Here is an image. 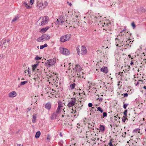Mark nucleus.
Returning a JSON list of instances; mask_svg holds the SVG:
<instances>
[{
	"instance_id": "obj_42",
	"label": "nucleus",
	"mask_w": 146,
	"mask_h": 146,
	"mask_svg": "<svg viewBox=\"0 0 146 146\" xmlns=\"http://www.w3.org/2000/svg\"><path fill=\"white\" fill-rule=\"evenodd\" d=\"M51 139V137H50V135H48L47 136V140H50Z\"/></svg>"
},
{
	"instance_id": "obj_47",
	"label": "nucleus",
	"mask_w": 146,
	"mask_h": 146,
	"mask_svg": "<svg viewBox=\"0 0 146 146\" xmlns=\"http://www.w3.org/2000/svg\"><path fill=\"white\" fill-rule=\"evenodd\" d=\"M97 18L96 17H94L93 18V20H94V21H96Z\"/></svg>"
},
{
	"instance_id": "obj_46",
	"label": "nucleus",
	"mask_w": 146,
	"mask_h": 146,
	"mask_svg": "<svg viewBox=\"0 0 146 146\" xmlns=\"http://www.w3.org/2000/svg\"><path fill=\"white\" fill-rule=\"evenodd\" d=\"M68 4L69 5V6L71 7L72 5V4L71 3H70L68 1L67 2Z\"/></svg>"
},
{
	"instance_id": "obj_64",
	"label": "nucleus",
	"mask_w": 146,
	"mask_h": 146,
	"mask_svg": "<svg viewBox=\"0 0 146 146\" xmlns=\"http://www.w3.org/2000/svg\"><path fill=\"white\" fill-rule=\"evenodd\" d=\"M120 82H118V86H119V83H120Z\"/></svg>"
},
{
	"instance_id": "obj_25",
	"label": "nucleus",
	"mask_w": 146,
	"mask_h": 146,
	"mask_svg": "<svg viewBox=\"0 0 146 146\" xmlns=\"http://www.w3.org/2000/svg\"><path fill=\"white\" fill-rule=\"evenodd\" d=\"M75 85V84L74 83L70 85V87L71 89H73L74 88Z\"/></svg>"
},
{
	"instance_id": "obj_57",
	"label": "nucleus",
	"mask_w": 146,
	"mask_h": 146,
	"mask_svg": "<svg viewBox=\"0 0 146 146\" xmlns=\"http://www.w3.org/2000/svg\"><path fill=\"white\" fill-rule=\"evenodd\" d=\"M116 45L118 47H120V46H119V44H116Z\"/></svg>"
},
{
	"instance_id": "obj_45",
	"label": "nucleus",
	"mask_w": 146,
	"mask_h": 146,
	"mask_svg": "<svg viewBox=\"0 0 146 146\" xmlns=\"http://www.w3.org/2000/svg\"><path fill=\"white\" fill-rule=\"evenodd\" d=\"M128 94L127 93H125L124 94V97H127L128 96Z\"/></svg>"
},
{
	"instance_id": "obj_36",
	"label": "nucleus",
	"mask_w": 146,
	"mask_h": 146,
	"mask_svg": "<svg viewBox=\"0 0 146 146\" xmlns=\"http://www.w3.org/2000/svg\"><path fill=\"white\" fill-rule=\"evenodd\" d=\"M104 25H102V26L103 27H107L108 25L107 23L106 24L105 23H104Z\"/></svg>"
},
{
	"instance_id": "obj_39",
	"label": "nucleus",
	"mask_w": 146,
	"mask_h": 146,
	"mask_svg": "<svg viewBox=\"0 0 146 146\" xmlns=\"http://www.w3.org/2000/svg\"><path fill=\"white\" fill-rule=\"evenodd\" d=\"M128 104H125L123 105V108L125 109L128 106Z\"/></svg>"
},
{
	"instance_id": "obj_17",
	"label": "nucleus",
	"mask_w": 146,
	"mask_h": 146,
	"mask_svg": "<svg viewBox=\"0 0 146 146\" xmlns=\"http://www.w3.org/2000/svg\"><path fill=\"white\" fill-rule=\"evenodd\" d=\"M23 4V5L27 9H30L31 8V7L26 2H24Z\"/></svg>"
},
{
	"instance_id": "obj_56",
	"label": "nucleus",
	"mask_w": 146,
	"mask_h": 146,
	"mask_svg": "<svg viewBox=\"0 0 146 146\" xmlns=\"http://www.w3.org/2000/svg\"><path fill=\"white\" fill-rule=\"evenodd\" d=\"M18 146H23V145H21V144L18 145Z\"/></svg>"
},
{
	"instance_id": "obj_2",
	"label": "nucleus",
	"mask_w": 146,
	"mask_h": 146,
	"mask_svg": "<svg viewBox=\"0 0 146 146\" xmlns=\"http://www.w3.org/2000/svg\"><path fill=\"white\" fill-rule=\"evenodd\" d=\"M50 36L49 35L44 34H42L40 37L36 39V41L39 42H43L48 40L50 38Z\"/></svg>"
},
{
	"instance_id": "obj_63",
	"label": "nucleus",
	"mask_w": 146,
	"mask_h": 146,
	"mask_svg": "<svg viewBox=\"0 0 146 146\" xmlns=\"http://www.w3.org/2000/svg\"><path fill=\"white\" fill-rule=\"evenodd\" d=\"M64 115L63 114V115H62V117H64Z\"/></svg>"
},
{
	"instance_id": "obj_29",
	"label": "nucleus",
	"mask_w": 146,
	"mask_h": 146,
	"mask_svg": "<svg viewBox=\"0 0 146 146\" xmlns=\"http://www.w3.org/2000/svg\"><path fill=\"white\" fill-rule=\"evenodd\" d=\"M19 18V17H16L14 19H13V20H12V22H14L18 20Z\"/></svg>"
},
{
	"instance_id": "obj_60",
	"label": "nucleus",
	"mask_w": 146,
	"mask_h": 146,
	"mask_svg": "<svg viewBox=\"0 0 146 146\" xmlns=\"http://www.w3.org/2000/svg\"><path fill=\"white\" fill-rule=\"evenodd\" d=\"M143 88L144 89H146V86H144L143 87Z\"/></svg>"
},
{
	"instance_id": "obj_40",
	"label": "nucleus",
	"mask_w": 146,
	"mask_h": 146,
	"mask_svg": "<svg viewBox=\"0 0 146 146\" xmlns=\"http://www.w3.org/2000/svg\"><path fill=\"white\" fill-rule=\"evenodd\" d=\"M108 145L109 146H113V145L111 143V141H110L109 143H108Z\"/></svg>"
},
{
	"instance_id": "obj_23",
	"label": "nucleus",
	"mask_w": 146,
	"mask_h": 146,
	"mask_svg": "<svg viewBox=\"0 0 146 146\" xmlns=\"http://www.w3.org/2000/svg\"><path fill=\"white\" fill-rule=\"evenodd\" d=\"M48 46L47 44H45L44 45H41L40 46V49H42L45 47H47Z\"/></svg>"
},
{
	"instance_id": "obj_13",
	"label": "nucleus",
	"mask_w": 146,
	"mask_h": 146,
	"mask_svg": "<svg viewBox=\"0 0 146 146\" xmlns=\"http://www.w3.org/2000/svg\"><path fill=\"white\" fill-rule=\"evenodd\" d=\"M101 71L105 73H107L108 72V69L106 67H104L101 68Z\"/></svg>"
},
{
	"instance_id": "obj_26",
	"label": "nucleus",
	"mask_w": 146,
	"mask_h": 146,
	"mask_svg": "<svg viewBox=\"0 0 146 146\" xmlns=\"http://www.w3.org/2000/svg\"><path fill=\"white\" fill-rule=\"evenodd\" d=\"M97 111H99L102 113L103 111V110L102 109V108L100 107H99L97 108Z\"/></svg>"
},
{
	"instance_id": "obj_27",
	"label": "nucleus",
	"mask_w": 146,
	"mask_h": 146,
	"mask_svg": "<svg viewBox=\"0 0 146 146\" xmlns=\"http://www.w3.org/2000/svg\"><path fill=\"white\" fill-rule=\"evenodd\" d=\"M126 117H125L124 116H123V117L122 119V121L123 122H125L126 120H127V119Z\"/></svg>"
},
{
	"instance_id": "obj_55",
	"label": "nucleus",
	"mask_w": 146,
	"mask_h": 146,
	"mask_svg": "<svg viewBox=\"0 0 146 146\" xmlns=\"http://www.w3.org/2000/svg\"><path fill=\"white\" fill-rule=\"evenodd\" d=\"M122 32H126V31L125 30H123L122 31Z\"/></svg>"
},
{
	"instance_id": "obj_8",
	"label": "nucleus",
	"mask_w": 146,
	"mask_h": 146,
	"mask_svg": "<svg viewBox=\"0 0 146 146\" xmlns=\"http://www.w3.org/2000/svg\"><path fill=\"white\" fill-rule=\"evenodd\" d=\"M76 99L74 98H71L70 102H69L67 106L68 107L70 108L74 106L75 103Z\"/></svg>"
},
{
	"instance_id": "obj_12",
	"label": "nucleus",
	"mask_w": 146,
	"mask_h": 146,
	"mask_svg": "<svg viewBox=\"0 0 146 146\" xmlns=\"http://www.w3.org/2000/svg\"><path fill=\"white\" fill-rule=\"evenodd\" d=\"M9 96L10 97L13 98L15 97L17 95V94L16 92L13 91L9 94Z\"/></svg>"
},
{
	"instance_id": "obj_38",
	"label": "nucleus",
	"mask_w": 146,
	"mask_h": 146,
	"mask_svg": "<svg viewBox=\"0 0 146 146\" xmlns=\"http://www.w3.org/2000/svg\"><path fill=\"white\" fill-rule=\"evenodd\" d=\"M143 82V80H139L137 82V83L136 84V85H137L139 84V82Z\"/></svg>"
},
{
	"instance_id": "obj_15",
	"label": "nucleus",
	"mask_w": 146,
	"mask_h": 146,
	"mask_svg": "<svg viewBox=\"0 0 146 146\" xmlns=\"http://www.w3.org/2000/svg\"><path fill=\"white\" fill-rule=\"evenodd\" d=\"M49 28L48 27L43 28L40 30V33H44L46 32V31L49 29Z\"/></svg>"
},
{
	"instance_id": "obj_59",
	"label": "nucleus",
	"mask_w": 146,
	"mask_h": 146,
	"mask_svg": "<svg viewBox=\"0 0 146 146\" xmlns=\"http://www.w3.org/2000/svg\"><path fill=\"white\" fill-rule=\"evenodd\" d=\"M95 124V123H93V125H92L91 124V125H92V126H94V125Z\"/></svg>"
},
{
	"instance_id": "obj_51",
	"label": "nucleus",
	"mask_w": 146,
	"mask_h": 146,
	"mask_svg": "<svg viewBox=\"0 0 146 146\" xmlns=\"http://www.w3.org/2000/svg\"><path fill=\"white\" fill-rule=\"evenodd\" d=\"M5 41H6V42H8L10 41V40L9 39H7V40L5 39Z\"/></svg>"
},
{
	"instance_id": "obj_58",
	"label": "nucleus",
	"mask_w": 146,
	"mask_h": 146,
	"mask_svg": "<svg viewBox=\"0 0 146 146\" xmlns=\"http://www.w3.org/2000/svg\"><path fill=\"white\" fill-rule=\"evenodd\" d=\"M144 62H145V63H146V59H144Z\"/></svg>"
},
{
	"instance_id": "obj_11",
	"label": "nucleus",
	"mask_w": 146,
	"mask_h": 146,
	"mask_svg": "<svg viewBox=\"0 0 146 146\" xmlns=\"http://www.w3.org/2000/svg\"><path fill=\"white\" fill-rule=\"evenodd\" d=\"M76 74H77V77H83V72L82 71V70H80L78 71V72H76Z\"/></svg>"
},
{
	"instance_id": "obj_31",
	"label": "nucleus",
	"mask_w": 146,
	"mask_h": 146,
	"mask_svg": "<svg viewBox=\"0 0 146 146\" xmlns=\"http://www.w3.org/2000/svg\"><path fill=\"white\" fill-rule=\"evenodd\" d=\"M127 110H125V111L123 112V114L124 115V116L125 117H127Z\"/></svg>"
},
{
	"instance_id": "obj_19",
	"label": "nucleus",
	"mask_w": 146,
	"mask_h": 146,
	"mask_svg": "<svg viewBox=\"0 0 146 146\" xmlns=\"http://www.w3.org/2000/svg\"><path fill=\"white\" fill-rule=\"evenodd\" d=\"M40 135V132L39 131H38L36 133L35 137L36 138H38L39 137Z\"/></svg>"
},
{
	"instance_id": "obj_53",
	"label": "nucleus",
	"mask_w": 146,
	"mask_h": 146,
	"mask_svg": "<svg viewBox=\"0 0 146 146\" xmlns=\"http://www.w3.org/2000/svg\"><path fill=\"white\" fill-rule=\"evenodd\" d=\"M133 64V62L132 61V60L131 61L130 64L131 65H132V64Z\"/></svg>"
},
{
	"instance_id": "obj_48",
	"label": "nucleus",
	"mask_w": 146,
	"mask_h": 146,
	"mask_svg": "<svg viewBox=\"0 0 146 146\" xmlns=\"http://www.w3.org/2000/svg\"><path fill=\"white\" fill-rule=\"evenodd\" d=\"M27 72H28V74H29V68H28V69L27 70H26Z\"/></svg>"
},
{
	"instance_id": "obj_3",
	"label": "nucleus",
	"mask_w": 146,
	"mask_h": 146,
	"mask_svg": "<svg viewBox=\"0 0 146 146\" xmlns=\"http://www.w3.org/2000/svg\"><path fill=\"white\" fill-rule=\"evenodd\" d=\"M77 51L79 55H80V54L84 55L87 52L86 48L84 46H82L80 49L79 48H77Z\"/></svg>"
},
{
	"instance_id": "obj_34",
	"label": "nucleus",
	"mask_w": 146,
	"mask_h": 146,
	"mask_svg": "<svg viewBox=\"0 0 146 146\" xmlns=\"http://www.w3.org/2000/svg\"><path fill=\"white\" fill-rule=\"evenodd\" d=\"M60 109L59 108H57V109L56 110V113H58L60 112Z\"/></svg>"
},
{
	"instance_id": "obj_41",
	"label": "nucleus",
	"mask_w": 146,
	"mask_h": 146,
	"mask_svg": "<svg viewBox=\"0 0 146 146\" xmlns=\"http://www.w3.org/2000/svg\"><path fill=\"white\" fill-rule=\"evenodd\" d=\"M88 106L89 107H91L92 106V103H89L88 104Z\"/></svg>"
},
{
	"instance_id": "obj_43",
	"label": "nucleus",
	"mask_w": 146,
	"mask_h": 146,
	"mask_svg": "<svg viewBox=\"0 0 146 146\" xmlns=\"http://www.w3.org/2000/svg\"><path fill=\"white\" fill-rule=\"evenodd\" d=\"M34 2V0H31L30 1V2L31 3V5L33 4Z\"/></svg>"
},
{
	"instance_id": "obj_14",
	"label": "nucleus",
	"mask_w": 146,
	"mask_h": 146,
	"mask_svg": "<svg viewBox=\"0 0 146 146\" xmlns=\"http://www.w3.org/2000/svg\"><path fill=\"white\" fill-rule=\"evenodd\" d=\"M51 104L49 103H47L45 105V108L48 110H50L51 108Z\"/></svg>"
},
{
	"instance_id": "obj_16",
	"label": "nucleus",
	"mask_w": 146,
	"mask_h": 146,
	"mask_svg": "<svg viewBox=\"0 0 146 146\" xmlns=\"http://www.w3.org/2000/svg\"><path fill=\"white\" fill-rule=\"evenodd\" d=\"M57 116V115L56 113H54L52 114L51 117V119H54L56 118Z\"/></svg>"
},
{
	"instance_id": "obj_33",
	"label": "nucleus",
	"mask_w": 146,
	"mask_h": 146,
	"mask_svg": "<svg viewBox=\"0 0 146 146\" xmlns=\"http://www.w3.org/2000/svg\"><path fill=\"white\" fill-rule=\"evenodd\" d=\"M41 59V58L38 56H36L35 58V59L36 60H40Z\"/></svg>"
},
{
	"instance_id": "obj_61",
	"label": "nucleus",
	"mask_w": 146,
	"mask_h": 146,
	"mask_svg": "<svg viewBox=\"0 0 146 146\" xmlns=\"http://www.w3.org/2000/svg\"><path fill=\"white\" fill-rule=\"evenodd\" d=\"M128 56L129 57V58H130L131 57V55H130V54H129L128 55Z\"/></svg>"
},
{
	"instance_id": "obj_62",
	"label": "nucleus",
	"mask_w": 146,
	"mask_h": 146,
	"mask_svg": "<svg viewBox=\"0 0 146 146\" xmlns=\"http://www.w3.org/2000/svg\"><path fill=\"white\" fill-rule=\"evenodd\" d=\"M33 79L35 80L36 81V78H33Z\"/></svg>"
},
{
	"instance_id": "obj_35",
	"label": "nucleus",
	"mask_w": 146,
	"mask_h": 146,
	"mask_svg": "<svg viewBox=\"0 0 146 146\" xmlns=\"http://www.w3.org/2000/svg\"><path fill=\"white\" fill-rule=\"evenodd\" d=\"M65 109V108H64V109H63V111H64V115L65 116L66 115H66H67L68 116L69 115H68V113L66 112V113H65V110H64Z\"/></svg>"
},
{
	"instance_id": "obj_1",
	"label": "nucleus",
	"mask_w": 146,
	"mask_h": 146,
	"mask_svg": "<svg viewBox=\"0 0 146 146\" xmlns=\"http://www.w3.org/2000/svg\"><path fill=\"white\" fill-rule=\"evenodd\" d=\"M49 21V18L47 16L43 17H40L38 20L37 23L38 25L40 26H42L45 25Z\"/></svg>"
},
{
	"instance_id": "obj_49",
	"label": "nucleus",
	"mask_w": 146,
	"mask_h": 146,
	"mask_svg": "<svg viewBox=\"0 0 146 146\" xmlns=\"http://www.w3.org/2000/svg\"><path fill=\"white\" fill-rule=\"evenodd\" d=\"M139 130H138V129H136L134 130V132L135 133H137V131H138Z\"/></svg>"
},
{
	"instance_id": "obj_4",
	"label": "nucleus",
	"mask_w": 146,
	"mask_h": 146,
	"mask_svg": "<svg viewBox=\"0 0 146 146\" xmlns=\"http://www.w3.org/2000/svg\"><path fill=\"white\" fill-rule=\"evenodd\" d=\"M71 35L67 34L66 35L60 37V41L62 42H65L68 41L71 38Z\"/></svg>"
},
{
	"instance_id": "obj_50",
	"label": "nucleus",
	"mask_w": 146,
	"mask_h": 146,
	"mask_svg": "<svg viewBox=\"0 0 146 146\" xmlns=\"http://www.w3.org/2000/svg\"><path fill=\"white\" fill-rule=\"evenodd\" d=\"M122 73H123L122 72H121V73L120 72H119V73H118V75H120L121 76H122Z\"/></svg>"
},
{
	"instance_id": "obj_22",
	"label": "nucleus",
	"mask_w": 146,
	"mask_h": 146,
	"mask_svg": "<svg viewBox=\"0 0 146 146\" xmlns=\"http://www.w3.org/2000/svg\"><path fill=\"white\" fill-rule=\"evenodd\" d=\"M33 119H32V122L33 123H35L36 122V117L34 115H33Z\"/></svg>"
},
{
	"instance_id": "obj_18",
	"label": "nucleus",
	"mask_w": 146,
	"mask_h": 146,
	"mask_svg": "<svg viewBox=\"0 0 146 146\" xmlns=\"http://www.w3.org/2000/svg\"><path fill=\"white\" fill-rule=\"evenodd\" d=\"M116 3L114 4L112 3L111 5H110V4H107L108 6L110 8H114L115 6Z\"/></svg>"
},
{
	"instance_id": "obj_20",
	"label": "nucleus",
	"mask_w": 146,
	"mask_h": 146,
	"mask_svg": "<svg viewBox=\"0 0 146 146\" xmlns=\"http://www.w3.org/2000/svg\"><path fill=\"white\" fill-rule=\"evenodd\" d=\"M58 103V108L60 109V108L63 107V104L60 101H59Z\"/></svg>"
},
{
	"instance_id": "obj_10",
	"label": "nucleus",
	"mask_w": 146,
	"mask_h": 146,
	"mask_svg": "<svg viewBox=\"0 0 146 146\" xmlns=\"http://www.w3.org/2000/svg\"><path fill=\"white\" fill-rule=\"evenodd\" d=\"M74 69L76 71L75 73H76V72H78L82 70L81 67L79 65H76L75 66Z\"/></svg>"
},
{
	"instance_id": "obj_6",
	"label": "nucleus",
	"mask_w": 146,
	"mask_h": 146,
	"mask_svg": "<svg viewBox=\"0 0 146 146\" xmlns=\"http://www.w3.org/2000/svg\"><path fill=\"white\" fill-rule=\"evenodd\" d=\"M56 63V59L54 58L50 59L48 60L46 62V64L48 67L50 66H52L54 65Z\"/></svg>"
},
{
	"instance_id": "obj_52",
	"label": "nucleus",
	"mask_w": 146,
	"mask_h": 146,
	"mask_svg": "<svg viewBox=\"0 0 146 146\" xmlns=\"http://www.w3.org/2000/svg\"><path fill=\"white\" fill-rule=\"evenodd\" d=\"M6 43V41H5V40H4V41L3 42V44H4L5 45V43Z\"/></svg>"
},
{
	"instance_id": "obj_54",
	"label": "nucleus",
	"mask_w": 146,
	"mask_h": 146,
	"mask_svg": "<svg viewBox=\"0 0 146 146\" xmlns=\"http://www.w3.org/2000/svg\"><path fill=\"white\" fill-rule=\"evenodd\" d=\"M113 139H111L110 140V141H111V143H112V141H113Z\"/></svg>"
},
{
	"instance_id": "obj_32",
	"label": "nucleus",
	"mask_w": 146,
	"mask_h": 146,
	"mask_svg": "<svg viewBox=\"0 0 146 146\" xmlns=\"http://www.w3.org/2000/svg\"><path fill=\"white\" fill-rule=\"evenodd\" d=\"M27 83V81H24L23 82H21V83L20 85H25V84Z\"/></svg>"
},
{
	"instance_id": "obj_5",
	"label": "nucleus",
	"mask_w": 146,
	"mask_h": 146,
	"mask_svg": "<svg viewBox=\"0 0 146 146\" xmlns=\"http://www.w3.org/2000/svg\"><path fill=\"white\" fill-rule=\"evenodd\" d=\"M65 21L64 19L62 16H61L58 19L56 20V25H62Z\"/></svg>"
},
{
	"instance_id": "obj_37",
	"label": "nucleus",
	"mask_w": 146,
	"mask_h": 146,
	"mask_svg": "<svg viewBox=\"0 0 146 146\" xmlns=\"http://www.w3.org/2000/svg\"><path fill=\"white\" fill-rule=\"evenodd\" d=\"M131 25L133 27V29L135 28V27H136L135 23L133 22L131 23Z\"/></svg>"
},
{
	"instance_id": "obj_9",
	"label": "nucleus",
	"mask_w": 146,
	"mask_h": 146,
	"mask_svg": "<svg viewBox=\"0 0 146 146\" xmlns=\"http://www.w3.org/2000/svg\"><path fill=\"white\" fill-rule=\"evenodd\" d=\"M48 5V3L46 1L42 2L39 3V6L41 7V8L44 9Z\"/></svg>"
},
{
	"instance_id": "obj_30",
	"label": "nucleus",
	"mask_w": 146,
	"mask_h": 146,
	"mask_svg": "<svg viewBox=\"0 0 146 146\" xmlns=\"http://www.w3.org/2000/svg\"><path fill=\"white\" fill-rule=\"evenodd\" d=\"M103 117H102L101 118L102 119L104 117H106L107 115V114L106 112H104L103 113Z\"/></svg>"
},
{
	"instance_id": "obj_44",
	"label": "nucleus",
	"mask_w": 146,
	"mask_h": 146,
	"mask_svg": "<svg viewBox=\"0 0 146 146\" xmlns=\"http://www.w3.org/2000/svg\"><path fill=\"white\" fill-rule=\"evenodd\" d=\"M3 44V41L2 40L0 42V46H2Z\"/></svg>"
},
{
	"instance_id": "obj_21",
	"label": "nucleus",
	"mask_w": 146,
	"mask_h": 146,
	"mask_svg": "<svg viewBox=\"0 0 146 146\" xmlns=\"http://www.w3.org/2000/svg\"><path fill=\"white\" fill-rule=\"evenodd\" d=\"M100 130L102 131H104L105 130V127L104 126L102 125H100Z\"/></svg>"
},
{
	"instance_id": "obj_28",
	"label": "nucleus",
	"mask_w": 146,
	"mask_h": 146,
	"mask_svg": "<svg viewBox=\"0 0 146 146\" xmlns=\"http://www.w3.org/2000/svg\"><path fill=\"white\" fill-rule=\"evenodd\" d=\"M5 55L3 54H0V59L4 58H5Z\"/></svg>"
},
{
	"instance_id": "obj_7",
	"label": "nucleus",
	"mask_w": 146,
	"mask_h": 146,
	"mask_svg": "<svg viewBox=\"0 0 146 146\" xmlns=\"http://www.w3.org/2000/svg\"><path fill=\"white\" fill-rule=\"evenodd\" d=\"M60 50L61 53L63 54L66 55H68L69 54V52L66 48H60Z\"/></svg>"
},
{
	"instance_id": "obj_24",
	"label": "nucleus",
	"mask_w": 146,
	"mask_h": 146,
	"mask_svg": "<svg viewBox=\"0 0 146 146\" xmlns=\"http://www.w3.org/2000/svg\"><path fill=\"white\" fill-rule=\"evenodd\" d=\"M38 64H35L32 66V70L34 71L36 68Z\"/></svg>"
}]
</instances>
